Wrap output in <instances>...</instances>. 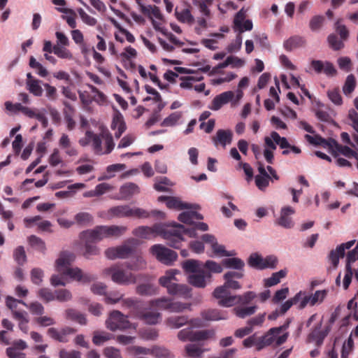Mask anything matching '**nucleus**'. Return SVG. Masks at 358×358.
<instances>
[{
  "label": "nucleus",
  "instance_id": "nucleus-27",
  "mask_svg": "<svg viewBox=\"0 0 358 358\" xmlns=\"http://www.w3.org/2000/svg\"><path fill=\"white\" fill-rule=\"evenodd\" d=\"M140 192L139 187L133 182L126 183L120 187V193L124 199H129Z\"/></svg>",
  "mask_w": 358,
  "mask_h": 358
},
{
  "label": "nucleus",
  "instance_id": "nucleus-11",
  "mask_svg": "<svg viewBox=\"0 0 358 358\" xmlns=\"http://www.w3.org/2000/svg\"><path fill=\"white\" fill-rule=\"evenodd\" d=\"M106 325L108 329L115 331L117 329H129L130 327V322L127 319V316L123 315L119 310H113L106 321Z\"/></svg>",
  "mask_w": 358,
  "mask_h": 358
},
{
  "label": "nucleus",
  "instance_id": "nucleus-62",
  "mask_svg": "<svg viewBox=\"0 0 358 358\" xmlns=\"http://www.w3.org/2000/svg\"><path fill=\"white\" fill-rule=\"evenodd\" d=\"M55 299L60 302L68 301L71 299L72 294L71 292L66 289L55 290Z\"/></svg>",
  "mask_w": 358,
  "mask_h": 358
},
{
  "label": "nucleus",
  "instance_id": "nucleus-17",
  "mask_svg": "<svg viewBox=\"0 0 358 358\" xmlns=\"http://www.w3.org/2000/svg\"><path fill=\"white\" fill-rule=\"evenodd\" d=\"M106 237L105 226H96L93 229L83 231L80 234V239H87L94 243Z\"/></svg>",
  "mask_w": 358,
  "mask_h": 358
},
{
  "label": "nucleus",
  "instance_id": "nucleus-36",
  "mask_svg": "<svg viewBox=\"0 0 358 358\" xmlns=\"http://www.w3.org/2000/svg\"><path fill=\"white\" fill-rule=\"evenodd\" d=\"M66 318L72 321L78 322L80 324H87V320L85 315L80 313L75 309L69 308L66 310Z\"/></svg>",
  "mask_w": 358,
  "mask_h": 358
},
{
  "label": "nucleus",
  "instance_id": "nucleus-12",
  "mask_svg": "<svg viewBox=\"0 0 358 358\" xmlns=\"http://www.w3.org/2000/svg\"><path fill=\"white\" fill-rule=\"evenodd\" d=\"M213 334V331L210 330L193 331L191 329L187 328L178 332V338L182 341H199L207 340Z\"/></svg>",
  "mask_w": 358,
  "mask_h": 358
},
{
  "label": "nucleus",
  "instance_id": "nucleus-7",
  "mask_svg": "<svg viewBox=\"0 0 358 358\" xmlns=\"http://www.w3.org/2000/svg\"><path fill=\"white\" fill-rule=\"evenodd\" d=\"M138 243L137 239L129 238L120 246L108 248L105 255L110 259H127L134 253Z\"/></svg>",
  "mask_w": 358,
  "mask_h": 358
},
{
  "label": "nucleus",
  "instance_id": "nucleus-53",
  "mask_svg": "<svg viewBox=\"0 0 358 358\" xmlns=\"http://www.w3.org/2000/svg\"><path fill=\"white\" fill-rule=\"evenodd\" d=\"M191 306L192 304L190 303H182L171 300L169 312L181 313L187 309L191 310Z\"/></svg>",
  "mask_w": 358,
  "mask_h": 358
},
{
  "label": "nucleus",
  "instance_id": "nucleus-25",
  "mask_svg": "<svg viewBox=\"0 0 358 358\" xmlns=\"http://www.w3.org/2000/svg\"><path fill=\"white\" fill-rule=\"evenodd\" d=\"M306 43V40L304 37L295 35L286 40L283 43V46L286 50L292 51L294 49L305 46Z\"/></svg>",
  "mask_w": 358,
  "mask_h": 358
},
{
  "label": "nucleus",
  "instance_id": "nucleus-9",
  "mask_svg": "<svg viewBox=\"0 0 358 358\" xmlns=\"http://www.w3.org/2000/svg\"><path fill=\"white\" fill-rule=\"evenodd\" d=\"M108 213L117 217L147 218L150 216V213L147 210L140 208H132L128 205L112 207L108 210Z\"/></svg>",
  "mask_w": 358,
  "mask_h": 358
},
{
  "label": "nucleus",
  "instance_id": "nucleus-37",
  "mask_svg": "<svg viewBox=\"0 0 358 358\" xmlns=\"http://www.w3.org/2000/svg\"><path fill=\"white\" fill-rule=\"evenodd\" d=\"M257 309V306H252L248 307L237 306L233 310L235 315L240 318H245L246 317L253 315Z\"/></svg>",
  "mask_w": 358,
  "mask_h": 358
},
{
  "label": "nucleus",
  "instance_id": "nucleus-24",
  "mask_svg": "<svg viewBox=\"0 0 358 358\" xmlns=\"http://www.w3.org/2000/svg\"><path fill=\"white\" fill-rule=\"evenodd\" d=\"M192 289L184 284L174 283L168 292L171 295L178 296L184 299L192 297Z\"/></svg>",
  "mask_w": 358,
  "mask_h": 358
},
{
  "label": "nucleus",
  "instance_id": "nucleus-28",
  "mask_svg": "<svg viewBox=\"0 0 358 358\" xmlns=\"http://www.w3.org/2000/svg\"><path fill=\"white\" fill-rule=\"evenodd\" d=\"M202 318L206 321H215L227 319V315L217 309H208L201 312Z\"/></svg>",
  "mask_w": 358,
  "mask_h": 358
},
{
  "label": "nucleus",
  "instance_id": "nucleus-14",
  "mask_svg": "<svg viewBox=\"0 0 358 358\" xmlns=\"http://www.w3.org/2000/svg\"><path fill=\"white\" fill-rule=\"evenodd\" d=\"M255 297V293L249 291L246 292L243 295H234L233 296L228 297L223 301H218V304L224 307H231L237 303L246 305L252 301Z\"/></svg>",
  "mask_w": 358,
  "mask_h": 358
},
{
  "label": "nucleus",
  "instance_id": "nucleus-20",
  "mask_svg": "<svg viewBox=\"0 0 358 358\" xmlns=\"http://www.w3.org/2000/svg\"><path fill=\"white\" fill-rule=\"evenodd\" d=\"M232 137L233 133L231 130L218 129L216 132V135L213 136L212 141L216 147L220 145L224 148L227 145L231 144Z\"/></svg>",
  "mask_w": 358,
  "mask_h": 358
},
{
  "label": "nucleus",
  "instance_id": "nucleus-34",
  "mask_svg": "<svg viewBox=\"0 0 358 358\" xmlns=\"http://www.w3.org/2000/svg\"><path fill=\"white\" fill-rule=\"evenodd\" d=\"M189 320L187 316H173L166 320V324L169 327L173 329H178L183 325L188 324Z\"/></svg>",
  "mask_w": 358,
  "mask_h": 358
},
{
  "label": "nucleus",
  "instance_id": "nucleus-5",
  "mask_svg": "<svg viewBox=\"0 0 358 358\" xmlns=\"http://www.w3.org/2000/svg\"><path fill=\"white\" fill-rule=\"evenodd\" d=\"M289 324V322L287 321L280 327L270 329L263 336L259 337L257 343V350H260L273 344L274 342L276 346H280L283 344L287 341L289 334L285 332L281 336H280V334L288 328Z\"/></svg>",
  "mask_w": 358,
  "mask_h": 358
},
{
  "label": "nucleus",
  "instance_id": "nucleus-30",
  "mask_svg": "<svg viewBox=\"0 0 358 358\" xmlns=\"http://www.w3.org/2000/svg\"><path fill=\"white\" fill-rule=\"evenodd\" d=\"M113 337L114 336L110 333L104 331H94L93 332L92 343L95 345H101Z\"/></svg>",
  "mask_w": 358,
  "mask_h": 358
},
{
  "label": "nucleus",
  "instance_id": "nucleus-56",
  "mask_svg": "<svg viewBox=\"0 0 358 358\" xmlns=\"http://www.w3.org/2000/svg\"><path fill=\"white\" fill-rule=\"evenodd\" d=\"M75 220L78 224L87 225L92 222L93 217L89 213L80 212L75 215Z\"/></svg>",
  "mask_w": 358,
  "mask_h": 358
},
{
  "label": "nucleus",
  "instance_id": "nucleus-4",
  "mask_svg": "<svg viewBox=\"0 0 358 358\" xmlns=\"http://www.w3.org/2000/svg\"><path fill=\"white\" fill-rule=\"evenodd\" d=\"M85 139L88 143H91L94 152L96 155L109 154L115 146L113 136L108 131L98 135L91 131H87Z\"/></svg>",
  "mask_w": 358,
  "mask_h": 358
},
{
  "label": "nucleus",
  "instance_id": "nucleus-57",
  "mask_svg": "<svg viewBox=\"0 0 358 358\" xmlns=\"http://www.w3.org/2000/svg\"><path fill=\"white\" fill-rule=\"evenodd\" d=\"M271 137L274 141V142L282 149H286L289 148V147H291V145L289 143L287 138L285 137H281L276 131H272L271 133Z\"/></svg>",
  "mask_w": 358,
  "mask_h": 358
},
{
  "label": "nucleus",
  "instance_id": "nucleus-54",
  "mask_svg": "<svg viewBox=\"0 0 358 358\" xmlns=\"http://www.w3.org/2000/svg\"><path fill=\"white\" fill-rule=\"evenodd\" d=\"M173 183L166 177L160 178L157 182L154 184V188L158 192H169V187L166 186H172Z\"/></svg>",
  "mask_w": 358,
  "mask_h": 358
},
{
  "label": "nucleus",
  "instance_id": "nucleus-8",
  "mask_svg": "<svg viewBox=\"0 0 358 358\" xmlns=\"http://www.w3.org/2000/svg\"><path fill=\"white\" fill-rule=\"evenodd\" d=\"M106 274L110 275L113 282L122 285L135 284L136 276L120 266H113L105 270Z\"/></svg>",
  "mask_w": 358,
  "mask_h": 358
},
{
  "label": "nucleus",
  "instance_id": "nucleus-22",
  "mask_svg": "<svg viewBox=\"0 0 358 358\" xmlns=\"http://www.w3.org/2000/svg\"><path fill=\"white\" fill-rule=\"evenodd\" d=\"M158 200L162 202H166V206L170 209L182 210L192 208L190 204L182 202L177 197L160 196Z\"/></svg>",
  "mask_w": 358,
  "mask_h": 358
},
{
  "label": "nucleus",
  "instance_id": "nucleus-41",
  "mask_svg": "<svg viewBox=\"0 0 358 358\" xmlns=\"http://www.w3.org/2000/svg\"><path fill=\"white\" fill-rule=\"evenodd\" d=\"M171 299L167 297H161L150 301V305L152 307H156L161 310H170Z\"/></svg>",
  "mask_w": 358,
  "mask_h": 358
},
{
  "label": "nucleus",
  "instance_id": "nucleus-48",
  "mask_svg": "<svg viewBox=\"0 0 358 358\" xmlns=\"http://www.w3.org/2000/svg\"><path fill=\"white\" fill-rule=\"evenodd\" d=\"M303 294L301 292L297 293L293 298L286 301L280 307V313H285L294 304L301 302V296Z\"/></svg>",
  "mask_w": 358,
  "mask_h": 358
},
{
  "label": "nucleus",
  "instance_id": "nucleus-32",
  "mask_svg": "<svg viewBox=\"0 0 358 358\" xmlns=\"http://www.w3.org/2000/svg\"><path fill=\"white\" fill-rule=\"evenodd\" d=\"M176 273H178L176 270H171L167 271L165 275L160 277L159 279V284L167 289V292H169L173 284L175 283L173 280H176L175 275Z\"/></svg>",
  "mask_w": 358,
  "mask_h": 358
},
{
  "label": "nucleus",
  "instance_id": "nucleus-21",
  "mask_svg": "<svg viewBox=\"0 0 358 358\" xmlns=\"http://www.w3.org/2000/svg\"><path fill=\"white\" fill-rule=\"evenodd\" d=\"M234 93L232 91H227L217 95L212 101L210 108L213 110H217L222 106L233 99Z\"/></svg>",
  "mask_w": 358,
  "mask_h": 358
},
{
  "label": "nucleus",
  "instance_id": "nucleus-40",
  "mask_svg": "<svg viewBox=\"0 0 358 358\" xmlns=\"http://www.w3.org/2000/svg\"><path fill=\"white\" fill-rule=\"evenodd\" d=\"M124 266L130 271H141L146 268L147 263L141 256H138L134 262H126Z\"/></svg>",
  "mask_w": 358,
  "mask_h": 358
},
{
  "label": "nucleus",
  "instance_id": "nucleus-3",
  "mask_svg": "<svg viewBox=\"0 0 358 358\" xmlns=\"http://www.w3.org/2000/svg\"><path fill=\"white\" fill-rule=\"evenodd\" d=\"M74 258L75 257L71 252H62L55 262L56 271L59 273L68 275L71 279L83 283H89L94 280L96 278L95 275L83 273V271L78 267H70Z\"/></svg>",
  "mask_w": 358,
  "mask_h": 358
},
{
  "label": "nucleus",
  "instance_id": "nucleus-61",
  "mask_svg": "<svg viewBox=\"0 0 358 358\" xmlns=\"http://www.w3.org/2000/svg\"><path fill=\"white\" fill-rule=\"evenodd\" d=\"M66 276L68 275L59 273L54 274L50 278V284L54 287L65 286L66 284Z\"/></svg>",
  "mask_w": 358,
  "mask_h": 358
},
{
  "label": "nucleus",
  "instance_id": "nucleus-29",
  "mask_svg": "<svg viewBox=\"0 0 358 358\" xmlns=\"http://www.w3.org/2000/svg\"><path fill=\"white\" fill-rule=\"evenodd\" d=\"M140 7L141 12L147 15L150 20L152 19V15H153L155 18L158 20H161L162 18V15L161 14L159 8L156 6H144L142 3L138 4Z\"/></svg>",
  "mask_w": 358,
  "mask_h": 358
},
{
  "label": "nucleus",
  "instance_id": "nucleus-55",
  "mask_svg": "<svg viewBox=\"0 0 358 358\" xmlns=\"http://www.w3.org/2000/svg\"><path fill=\"white\" fill-rule=\"evenodd\" d=\"M356 87L355 78L352 74L348 76L343 87V93L345 95L351 94Z\"/></svg>",
  "mask_w": 358,
  "mask_h": 358
},
{
  "label": "nucleus",
  "instance_id": "nucleus-58",
  "mask_svg": "<svg viewBox=\"0 0 358 358\" xmlns=\"http://www.w3.org/2000/svg\"><path fill=\"white\" fill-rule=\"evenodd\" d=\"M13 257L19 265H23L27 262V255L22 246H18L15 250Z\"/></svg>",
  "mask_w": 358,
  "mask_h": 358
},
{
  "label": "nucleus",
  "instance_id": "nucleus-35",
  "mask_svg": "<svg viewBox=\"0 0 358 358\" xmlns=\"http://www.w3.org/2000/svg\"><path fill=\"white\" fill-rule=\"evenodd\" d=\"M333 143L337 152L348 158L354 157L358 160V153L356 151L352 150L347 145H342L339 144L337 141H333Z\"/></svg>",
  "mask_w": 358,
  "mask_h": 358
},
{
  "label": "nucleus",
  "instance_id": "nucleus-19",
  "mask_svg": "<svg viewBox=\"0 0 358 358\" xmlns=\"http://www.w3.org/2000/svg\"><path fill=\"white\" fill-rule=\"evenodd\" d=\"M327 294V292L326 290H317L313 294L304 296L303 298L301 297V301L299 305V308L303 309L308 303L313 306L317 302L321 303L323 301Z\"/></svg>",
  "mask_w": 358,
  "mask_h": 358
},
{
  "label": "nucleus",
  "instance_id": "nucleus-45",
  "mask_svg": "<svg viewBox=\"0 0 358 358\" xmlns=\"http://www.w3.org/2000/svg\"><path fill=\"white\" fill-rule=\"evenodd\" d=\"M187 356L192 358H200L202 357L204 350L196 344H188L185 346Z\"/></svg>",
  "mask_w": 358,
  "mask_h": 358
},
{
  "label": "nucleus",
  "instance_id": "nucleus-33",
  "mask_svg": "<svg viewBox=\"0 0 358 358\" xmlns=\"http://www.w3.org/2000/svg\"><path fill=\"white\" fill-rule=\"evenodd\" d=\"M287 275L285 270H280L278 272L273 273L270 278L264 280V285L266 287H270L278 284L280 280L285 278Z\"/></svg>",
  "mask_w": 358,
  "mask_h": 358
},
{
  "label": "nucleus",
  "instance_id": "nucleus-1",
  "mask_svg": "<svg viewBox=\"0 0 358 358\" xmlns=\"http://www.w3.org/2000/svg\"><path fill=\"white\" fill-rule=\"evenodd\" d=\"M203 217L196 211H185L178 215V220L189 227H185L182 224L176 222L171 223L173 228L171 231H164L163 238L167 241V244L173 248L179 249L183 241V235L189 237L196 236V230L202 231H208V226L204 222H194V220H201Z\"/></svg>",
  "mask_w": 358,
  "mask_h": 358
},
{
  "label": "nucleus",
  "instance_id": "nucleus-43",
  "mask_svg": "<svg viewBox=\"0 0 358 358\" xmlns=\"http://www.w3.org/2000/svg\"><path fill=\"white\" fill-rule=\"evenodd\" d=\"M28 242L34 249L41 252L42 253L45 252L46 250L45 243L41 238L35 235H31L28 238Z\"/></svg>",
  "mask_w": 358,
  "mask_h": 358
},
{
  "label": "nucleus",
  "instance_id": "nucleus-13",
  "mask_svg": "<svg viewBox=\"0 0 358 358\" xmlns=\"http://www.w3.org/2000/svg\"><path fill=\"white\" fill-rule=\"evenodd\" d=\"M225 282L222 286L217 287L213 292V296L219 301H223L228 297H231L229 289H239L241 285L236 279L224 278Z\"/></svg>",
  "mask_w": 358,
  "mask_h": 358
},
{
  "label": "nucleus",
  "instance_id": "nucleus-42",
  "mask_svg": "<svg viewBox=\"0 0 358 358\" xmlns=\"http://www.w3.org/2000/svg\"><path fill=\"white\" fill-rule=\"evenodd\" d=\"M85 243V252L83 255L85 257L89 259L90 257L97 255L99 253V250L94 243L87 240L81 239Z\"/></svg>",
  "mask_w": 358,
  "mask_h": 358
},
{
  "label": "nucleus",
  "instance_id": "nucleus-23",
  "mask_svg": "<svg viewBox=\"0 0 358 358\" xmlns=\"http://www.w3.org/2000/svg\"><path fill=\"white\" fill-rule=\"evenodd\" d=\"M137 315L140 320L149 324H157L161 318V314L159 313L150 309L138 311Z\"/></svg>",
  "mask_w": 358,
  "mask_h": 358
},
{
  "label": "nucleus",
  "instance_id": "nucleus-18",
  "mask_svg": "<svg viewBox=\"0 0 358 358\" xmlns=\"http://www.w3.org/2000/svg\"><path fill=\"white\" fill-rule=\"evenodd\" d=\"M321 328L322 322L313 328L307 337L308 343H315V345L317 347L322 345L324 338L329 334V329L327 328L324 330H322Z\"/></svg>",
  "mask_w": 358,
  "mask_h": 358
},
{
  "label": "nucleus",
  "instance_id": "nucleus-63",
  "mask_svg": "<svg viewBox=\"0 0 358 358\" xmlns=\"http://www.w3.org/2000/svg\"><path fill=\"white\" fill-rule=\"evenodd\" d=\"M324 21V17L322 15H315L310 21L309 27L313 31L319 30Z\"/></svg>",
  "mask_w": 358,
  "mask_h": 358
},
{
  "label": "nucleus",
  "instance_id": "nucleus-6",
  "mask_svg": "<svg viewBox=\"0 0 358 358\" xmlns=\"http://www.w3.org/2000/svg\"><path fill=\"white\" fill-rule=\"evenodd\" d=\"M19 303L27 306V303L20 299H15L13 296H7L6 297V306L11 310L13 319L18 322L19 329L24 333L27 334L29 330L28 323L29 322L28 313L24 310H17Z\"/></svg>",
  "mask_w": 358,
  "mask_h": 358
},
{
  "label": "nucleus",
  "instance_id": "nucleus-38",
  "mask_svg": "<svg viewBox=\"0 0 358 358\" xmlns=\"http://www.w3.org/2000/svg\"><path fill=\"white\" fill-rule=\"evenodd\" d=\"M136 293L142 296H152L157 293V288L150 283H143L136 287Z\"/></svg>",
  "mask_w": 358,
  "mask_h": 358
},
{
  "label": "nucleus",
  "instance_id": "nucleus-59",
  "mask_svg": "<svg viewBox=\"0 0 358 358\" xmlns=\"http://www.w3.org/2000/svg\"><path fill=\"white\" fill-rule=\"evenodd\" d=\"M329 46L334 50H339L344 47V43L341 40H339L337 36L334 34H330L327 38Z\"/></svg>",
  "mask_w": 358,
  "mask_h": 358
},
{
  "label": "nucleus",
  "instance_id": "nucleus-26",
  "mask_svg": "<svg viewBox=\"0 0 358 358\" xmlns=\"http://www.w3.org/2000/svg\"><path fill=\"white\" fill-rule=\"evenodd\" d=\"M59 147L64 150L65 153L70 157L76 156L78 151L71 145V142L68 135L63 134L59 141Z\"/></svg>",
  "mask_w": 358,
  "mask_h": 358
},
{
  "label": "nucleus",
  "instance_id": "nucleus-52",
  "mask_svg": "<svg viewBox=\"0 0 358 358\" xmlns=\"http://www.w3.org/2000/svg\"><path fill=\"white\" fill-rule=\"evenodd\" d=\"M59 44L55 45V55L61 59H71L73 55L71 51L66 48Z\"/></svg>",
  "mask_w": 358,
  "mask_h": 358
},
{
  "label": "nucleus",
  "instance_id": "nucleus-47",
  "mask_svg": "<svg viewBox=\"0 0 358 358\" xmlns=\"http://www.w3.org/2000/svg\"><path fill=\"white\" fill-rule=\"evenodd\" d=\"M182 113L180 111L172 113L162 121L161 126L172 127L178 122V121L182 117Z\"/></svg>",
  "mask_w": 358,
  "mask_h": 358
},
{
  "label": "nucleus",
  "instance_id": "nucleus-15",
  "mask_svg": "<svg viewBox=\"0 0 358 358\" xmlns=\"http://www.w3.org/2000/svg\"><path fill=\"white\" fill-rule=\"evenodd\" d=\"M170 229H163L158 225H155L153 227H150L147 226H141L133 231V234L137 237L145 238V239H150L157 236V234H161L163 236V232L164 231H171Z\"/></svg>",
  "mask_w": 358,
  "mask_h": 358
},
{
  "label": "nucleus",
  "instance_id": "nucleus-39",
  "mask_svg": "<svg viewBox=\"0 0 358 358\" xmlns=\"http://www.w3.org/2000/svg\"><path fill=\"white\" fill-rule=\"evenodd\" d=\"M127 228L124 226H117V225H111V226H105V230L106 234V237H119L123 235L127 231Z\"/></svg>",
  "mask_w": 358,
  "mask_h": 358
},
{
  "label": "nucleus",
  "instance_id": "nucleus-31",
  "mask_svg": "<svg viewBox=\"0 0 358 358\" xmlns=\"http://www.w3.org/2000/svg\"><path fill=\"white\" fill-rule=\"evenodd\" d=\"M111 129L116 130L115 132V136L117 138H119L124 132L126 130V125L121 115H117L113 118Z\"/></svg>",
  "mask_w": 358,
  "mask_h": 358
},
{
  "label": "nucleus",
  "instance_id": "nucleus-60",
  "mask_svg": "<svg viewBox=\"0 0 358 358\" xmlns=\"http://www.w3.org/2000/svg\"><path fill=\"white\" fill-rule=\"evenodd\" d=\"M38 296L45 302H50L55 300V292H52L48 288H41L38 292Z\"/></svg>",
  "mask_w": 358,
  "mask_h": 358
},
{
  "label": "nucleus",
  "instance_id": "nucleus-46",
  "mask_svg": "<svg viewBox=\"0 0 358 358\" xmlns=\"http://www.w3.org/2000/svg\"><path fill=\"white\" fill-rule=\"evenodd\" d=\"M223 264L227 268H234L236 270H243L245 266V263L243 260L236 257L224 259Z\"/></svg>",
  "mask_w": 358,
  "mask_h": 358
},
{
  "label": "nucleus",
  "instance_id": "nucleus-50",
  "mask_svg": "<svg viewBox=\"0 0 358 358\" xmlns=\"http://www.w3.org/2000/svg\"><path fill=\"white\" fill-rule=\"evenodd\" d=\"M176 16L180 22L192 24L194 21V18L189 9H184L181 12L176 10Z\"/></svg>",
  "mask_w": 358,
  "mask_h": 358
},
{
  "label": "nucleus",
  "instance_id": "nucleus-10",
  "mask_svg": "<svg viewBox=\"0 0 358 358\" xmlns=\"http://www.w3.org/2000/svg\"><path fill=\"white\" fill-rule=\"evenodd\" d=\"M150 252L158 261L166 265H171L178 258V254L175 251L160 244L152 245Z\"/></svg>",
  "mask_w": 358,
  "mask_h": 358
},
{
  "label": "nucleus",
  "instance_id": "nucleus-51",
  "mask_svg": "<svg viewBox=\"0 0 358 358\" xmlns=\"http://www.w3.org/2000/svg\"><path fill=\"white\" fill-rule=\"evenodd\" d=\"M152 355L157 358H174V355L164 347L152 348Z\"/></svg>",
  "mask_w": 358,
  "mask_h": 358
},
{
  "label": "nucleus",
  "instance_id": "nucleus-44",
  "mask_svg": "<svg viewBox=\"0 0 358 358\" xmlns=\"http://www.w3.org/2000/svg\"><path fill=\"white\" fill-rule=\"evenodd\" d=\"M264 258L257 253H252L248 258V264L256 269L263 270Z\"/></svg>",
  "mask_w": 358,
  "mask_h": 358
},
{
  "label": "nucleus",
  "instance_id": "nucleus-49",
  "mask_svg": "<svg viewBox=\"0 0 358 358\" xmlns=\"http://www.w3.org/2000/svg\"><path fill=\"white\" fill-rule=\"evenodd\" d=\"M28 90L31 93L37 96H41L43 94V89L40 85V81L37 79H31L27 81Z\"/></svg>",
  "mask_w": 358,
  "mask_h": 358
},
{
  "label": "nucleus",
  "instance_id": "nucleus-64",
  "mask_svg": "<svg viewBox=\"0 0 358 358\" xmlns=\"http://www.w3.org/2000/svg\"><path fill=\"white\" fill-rule=\"evenodd\" d=\"M238 350L235 348L221 350L218 355H213L208 358H234Z\"/></svg>",
  "mask_w": 358,
  "mask_h": 358
},
{
  "label": "nucleus",
  "instance_id": "nucleus-2",
  "mask_svg": "<svg viewBox=\"0 0 358 358\" xmlns=\"http://www.w3.org/2000/svg\"><path fill=\"white\" fill-rule=\"evenodd\" d=\"M182 268L186 273H189L187 282L196 288H205L211 282L212 274L220 273L223 270L221 264L213 260L203 263L193 259L184 261Z\"/></svg>",
  "mask_w": 358,
  "mask_h": 358
},
{
  "label": "nucleus",
  "instance_id": "nucleus-16",
  "mask_svg": "<svg viewBox=\"0 0 358 358\" xmlns=\"http://www.w3.org/2000/svg\"><path fill=\"white\" fill-rule=\"evenodd\" d=\"M295 213L294 209L289 206H284L280 210V217L275 220V224L285 229H291L294 227V222L291 215Z\"/></svg>",
  "mask_w": 358,
  "mask_h": 358
}]
</instances>
